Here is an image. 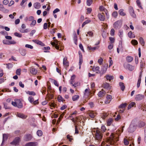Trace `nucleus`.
Instances as JSON below:
<instances>
[{"label":"nucleus","mask_w":146,"mask_h":146,"mask_svg":"<svg viewBox=\"0 0 146 146\" xmlns=\"http://www.w3.org/2000/svg\"><path fill=\"white\" fill-rule=\"evenodd\" d=\"M118 136L117 134L112 133L110 137L107 138V142L111 145H115L119 140Z\"/></svg>","instance_id":"1"},{"label":"nucleus","mask_w":146,"mask_h":146,"mask_svg":"<svg viewBox=\"0 0 146 146\" xmlns=\"http://www.w3.org/2000/svg\"><path fill=\"white\" fill-rule=\"evenodd\" d=\"M94 130L92 131L96 132L95 134V137L96 139L99 141H100L102 139L103 137V134L101 133L100 131L98 128H94Z\"/></svg>","instance_id":"2"},{"label":"nucleus","mask_w":146,"mask_h":146,"mask_svg":"<svg viewBox=\"0 0 146 146\" xmlns=\"http://www.w3.org/2000/svg\"><path fill=\"white\" fill-rule=\"evenodd\" d=\"M14 102H12V104L15 107H17L18 108H22L23 105L21 102L20 100L15 99Z\"/></svg>","instance_id":"3"},{"label":"nucleus","mask_w":146,"mask_h":146,"mask_svg":"<svg viewBox=\"0 0 146 146\" xmlns=\"http://www.w3.org/2000/svg\"><path fill=\"white\" fill-rule=\"evenodd\" d=\"M136 129V126L134 121H132L128 129V131L132 133Z\"/></svg>","instance_id":"4"},{"label":"nucleus","mask_w":146,"mask_h":146,"mask_svg":"<svg viewBox=\"0 0 146 146\" xmlns=\"http://www.w3.org/2000/svg\"><path fill=\"white\" fill-rule=\"evenodd\" d=\"M55 42H52L51 43L52 45L54 46L55 48L57 50H59V45L60 43L57 40L55 39L54 40Z\"/></svg>","instance_id":"5"},{"label":"nucleus","mask_w":146,"mask_h":146,"mask_svg":"<svg viewBox=\"0 0 146 146\" xmlns=\"http://www.w3.org/2000/svg\"><path fill=\"white\" fill-rule=\"evenodd\" d=\"M129 12L131 16L133 18L136 17V15L134 13L133 9L132 7H130L129 8Z\"/></svg>","instance_id":"6"},{"label":"nucleus","mask_w":146,"mask_h":146,"mask_svg":"<svg viewBox=\"0 0 146 146\" xmlns=\"http://www.w3.org/2000/svg\"><path fill=\"white\" fill-rule=\"evenodd\" d=\"M3 43L5 44H14L16 43V42L14 41H9L6 40L3 41Z\"/></svg>","instance_id":"7"},{"label":"nucleus","mask_w":146,"mask_h":146,"mask_svg":"<svg viewBox=\"0 0 146 146\" xmlns=\"http://www.w3.org/2000/svg\"><path fill=\"white\" fill-rule=\"evenodd\" d=\"M79 68L80 69L81 68V66L83 62L82 56V53L80 52H79Z\"/></svg>","instance_id":"8"},{"label":"nucleus","mask_w":146,"mask_h":146,"mask_svg":"<svg viewBox=\"0 0 146 146\" xmlns=\"http://www.w3.org/2000/svg\"><path fill=\"white\" fill-rule=\"evenodd\" d=\"M124 66L125 68H127L130 71H132L135 68V67L134 66H133L129 64H127L126 65H124Z\"/></svg>","instance_id":"9"},{"label":"nucleus","mask_w":146,"mask_h":146,"mask_svg":"<svg viewBox=\"0 0 146 146\" xmlns=\"http://www.w3.org/2000/svg\"><path fill=\"white\" fill-rule=\"evenodd\" d=\"M98 17L100 20L101 21H104L105 19V17L104 13H99L98 15Z\"/></svg>","instance_id":"10"},{"label":"nucleus","mask_w":146,"mask_h":146,"mask_svg":"<svg viewBox=\"0 0 146 146\" xmlns=\"http://www.w3.org/2000/svg\"><path fill=\"white\" fill-rule=\"evenodd\" d=\"M20 141V139L18 137H16L13 141L11 143V144L15 145H17L19 143Z\"/></svg>","instance_id":"11"},{"label":"nucleus","mask_w":146,"mask_h":146,"mask_svg":"<svg viewBox=\"0 0 146 146\" xmlns=\"http://www.w3.org/2000/svg\"><path fill=\"white\" fill-rule=\"evenodd\" d=\"M90 94V92L89 90V89H86L84 92V96L85 98H87L88 96Z\"/></svg>","instance_id":"12"},{"label":"nucleus","mask_w":146,"mask_h":146,"mask_svg":"<svg viewBox=\"0 0 146 146\" xmlns=\"http://www.w3.org/2000/svg\"><path fill=\"white\" fill-rule=\"evenodd\" d=\"M16 116L18 117L23 119H25L27 116L24 115V114L21 113H17Z\"/></svg>","instance_id":"13"},{"label":"nucleus","mask_w":146,"mask_h":146,"mask_svg":"<svg viewBox=\"0 0 146 146\" xmlns=\"http://www.w3.org/2000/svg\"><path fill=\"white\" fill-rule=\"evenodd\" d=\"M102 86L104 88L108 89H111V87L110 85V84L106 82L102 84Z\"/></svg>","instance_id":"14"},{"label":"nucleus","mask_w":146,"mask_h":146,"mask_svg":"<svg viewBox=\"0 0 146 146\" xmlns=\"http://www.w3.org/2000/svg\"><path fill=\"white\" fill-rule=\"evenodd\" d=\"M107 68L108 65L106 64L103 66L102 67L101 71V72H101V73L102 74H103L106 72L107 70Z\"/></svg>","instance_id":"15"},{"label":"nucleus","mask_w":146,"mask_h":146,"mask_svg":"<svg viewBox=\"0 0 146 146\" xmlns=\"http://www.w3.org/2000/svg\"><path fill=\"white\" fill-rule=\"evenodd\" d=\"M144 96L141 94H138L136 96L135 99L136 101H139L142 100Z\"/></svg>","instance_id":"16"},{"label":"nucleus","mask_w":146,"mask_h":146,"mask_svg":"<svg viewBox=\"0 0 146 146\" xmlns=\"http://www.w3.org/2000/svg\"><path fill=\"white\" fill-rule=\"evenodd\" d=\"M38 145V143L36 142H30L26 143L25 146H36Z\"/></svg>","instance_id":"17"},{"label":"nucleus","mask_w":146,"mask_h":146,"mask_svg":"<svg viewBox=\"0 0 146 146\" xmlns=\"http://www.w3.org/2000/svg\"><path fill=\"white\" fill-rule=\"evenodd\" d=\"M30 73L33 74H36L37 72V70L33 67L30 68Z\"/></svg>","instance_id":"18"},{"label":"nucleus","mask_w":146,"mask_h":146,"mask_svg":"<svg viewBox=\"0 0 146 146\" xmlns=\"http://www.w3.org/2000/svg\"><path fill=\"white\" fill-rule=\"evenodd\" d=\"M96 113L93 111H90L88 112L89 116L91 118H94L96 115Z\"/></svg>","instance_id":"19"},{"label":"nucleus","mask_w":146,"mask_h":146,"mask_svg":"<svg viewBox=\"0 0 146 146\" xmlns=\"http://www.w3.org/2000/svg\"><path fill=\"white\" fill-rule=\"evenodd\" d=\"M107 80L111 81V80L113 79V76L110 75H107L105 77Z\"/></svg>","instance_id":"20"},{"label":"nucleus","mask_w":146,"mask_h":146,"mask_svg":"<svg viewBox=\"0 0 146 146\" xmlns=\"http://www.w3.org/2000/svg\"><path fill=\"white\" fill-rule=\"evenodd\" d=\"M63 64L64 65L66 66H69V62L67 61V58L65 57L63 59Z\"/></svg>","instance_id":"21"},{"label":"nucleus","mask_w":146,"mask_h":146,"mask_svg":"<svg viewBox=\"0 0 146 146\" xmlns=\"http://www.w3.org/2000/svg\"><path fill=\"white\" fill-rule=\"evenodd\" d=\"M106 99L107 100L105 101V103L106 104L109 103L112 99V96L110 95H107Z\"/></svg>","instance_id":"22"},{"label":"nucleus","mask_w":146,"mask_h":146,"mask_svg":"<svg viewBox=\"0 0 146 146\" xmlns=\"http://www.w3.org/2000/svg\"><path fill=\"white\" fill-rule=\"evenodd\" d=\"M142 72H141L139 76V79L138 80V82L137 84V88H138L140 86V84L141 83V75H142Z\"/></svg>","instance_id":"23"},{"label":"nucleus","mask_w":146,"mask_h":146,"mask_svg":"<svg viewBox=\"0 0 146 146\" xmlns=\"http://www.w3.org/2000/svg\"><path fill=\"white\" fill-rule=\"evenodd\" d=\"M32 138V136L31 134H27L24 137V139L26 141L30 140Z\"/></svg>","instance_id":"24"},{"label":"nucleus","mask_w":146,"mask_h":146,"mask_svg":"<svg viewBox=\"0 0 146 146\" xmlns=\"http://www.w3.org/2000/svg\"><path fill=\"white\" fill-rule=\"evenodd\" d=\"M106 93L105 91L102 89L101 91L99 92L98 95L99 96L102 97L105 95Z\"/></svg>","instance_id":"25"},{"label":"nucleus","mask_w":146,"mask_h":146,"mask_svg":"<svg viewBox=\"0 0 146 146\" xmlns=\"http://www.w3.org/2000/svg\"><path fill=\"white\" fill-rule=\"evenodd\" d=\"M99 69L100 67L98 66H96L95 68L93 67L92 68V70L94 72H96L97 73H101L100 72V71Z\"/></svg>","instance_id":"26"},{"label":"nucleus","mask_w":146,"mask_h":146,"mask_svg":"<svg viewBox=\"0 0 146 146\" xmlns=\"http://www.w3.org/2000/svg\"><path fill=\"white\" fill-rule=\"evenodd\" d=\"M8 137V134H3V141L1 144V145H2L3 142L5 141L6 140Z\"/></svg>","instance_id":"27"},{"label":"nucleus","mask_w":146,"mask_h":146,"mask_svg":"<svg viewBox=\"0 0 146 146\" xmlns=\"http://www.w3.org/2000/svg\"><path fill=\"white\" fill-rule=\"evenodd\" d=\"M99 130H100L101 133H102V134L107 130L104 125L102 126L101 129H99Z\"/></svg>","instance_id":"28"},{"label":"nucleus","mask_w":146,"mask_h":146,"mask_svg":"<svg viewBox=\"0 0 146 146\" xmlns=\"http://www.w3.org/2000/svg\"><path fill=\"white\" fill-rule=\"evenodd\" d=\"M0 10L4 12H7L8 11V10L5 9V8L3 6V5L0 4Z\"/></svg>","instance_id":"29"},{"label":"nucleus","mask_w":146,"mask_h":146,"mask_svg":"<svg viewBox=\"0 0 146 146\" xmlns=\"http://www.w3.org/2000/svg\"><path fill=\"white\" fill-rule=\"evenodd\" d=\"M135 102H132L129 105L128 109L129 110L132 107H135Z\"/></svg>","instance_id":"30"},{"label":"nucleus","mask_w":146,"mask_h":146,"mask_svg":"<svg viewBox=\"0 0 146 146\" xmlns=\"http://www.w3.org/2000/svg\"><path fill=\"white\" fill-rule=\"evenodd\" d=\"M128 36L130 38H134L135 37L134 34L131 32L130 31L128 34Z\"/></svg>","instance_id":"31"},{"label":"nucleus","mask_w":146,"mask_h":146,"mask_svg":"<svg viewBox=\"0 0 146 146\" xmlns=\"http://www.w3.org/2000/svg\"><path fill=\"white\" fill-rule=\"evenodd\" d=\"M119 85L121 90L122 91H123L125 88V86L124 85V83L122 82H120L119 83Z\"/></svg>","instance_id":"32"},{"label":"nucleus","mask_w":146,"mask_h":146,"mask_svg":"<svg viewBox=\"0 0 146 146\" xmlns=\"http://www.w3.org/2000/svg\"><path fill=\"white\" fill-rule=\"evenodd\" d=\"M20 54L23 56H25L26 54V51L25 50L21 49L20 50Z\"/></svg>","instance_id":"33"},{"label":"nucleus","mask_w":146,"mask_h":146,"mask_svg":"<svg viewBox=\"0 0 146 146\" xmlns=\"http://www.w3.org/2000/svg\"><path fill=\"white\" fill-rule=\"evenodd\" d=\"M119 14L121 15L124 16L125 15V13L123 12V9H120L119 11Z\"/></svg>","instance_id":"34"},{"label":"nucleus","mask_w":146,"mask_h":146,"mask_svg":"<svg viewBox=\"0 0 146 146\" xmlns=\"http://www.w3.org/2000/svg\"><path fill=\"white\" fill-rule=\"evenodd\" d=\"M75 133L76 134H77L79 133V131L80 129V128L79 127H78L76 125H75Z\"/></svg>","instance_id":"35"},{"label":"nucleus","mask_w":146,"mask_h":146,"mask_svg":"<svg viewBox=\"0 0 146 146\" xmlns=\"http://www.w3.org/2000/svg\"><path fill=\"white\" fill-rule=\"evenodd\" d=\"M78 119L79 117H76L75 119L74 118H72L71 120L72 121L74 122V123L76 124V123L78 122Z\"/></svg>","instance_id":"36"},{"label":"nucleus","mask_w":146,"mask_h":146,"mask_svg":"<svg viewBox=\"0 0 146 146\" xmlns=\"http://www.w3.org/2000/svg\"><path fill=\"white\" fill-rule=\"evenodd\" d=\"M145 125V123L143 121H140L139 123L138 126L139 127H144Z\"/></svg>","instance_id":"37"},{"label":"nucleus","mask_w":146,"mask_h":146,"mask_svg":"<svg viewBox=\"0 0 146 146\" xmlns=\"http://www.w3.org/2000/svg\"><path fill=\"white\" fill-rule=\"evenodd\" d=\"M126 59L127 61L128 62H130L133 60V58L131 56H127Z\"/></svg>","instance_id":"38"},{"label":"nucleus","mask_w":146,"mask_h":146,"mask_svg":"<svg viewBox=\"0 0 146 146\" xmlns=\"http://www.w3.org/2000/svg\"><path fill=\"white\" fill-rule=\"evenodd\" d=\"M79 98V96L78 95H75L72 97V100L73 101L77 100Z\"/></svg>","instance_id":"39"},{"label":"nucleus","mask_w":146,"mask_h":146,"mask_svg":"<svg viewBox=\"0 0 146 146\" xmlns=\"http://www.w3.org/2000/svg\"><path fill=\"white\" fill-rule=\"evenodd\" d=\"M137 4V5L141 9H143V7L141 5V3L139 0H137L136 1Z\"/></svg>","instance_id":"40"},{"label":"nucleus","mask_w":146,"mask_h":146,"mask_svg":"<svg viewBox=\"0 0 146 146\" xmlns=\"http://www.w3.org/2000/svg\"><path fill=\"white\" fill-rule=\"evenodd\" d=\"M91 22V21L90 20H87L84 22L82 25V27H83L85 25L88 24Z\"/></svg>","instance_id":"41"},{"label":"nucleus","mask_w":146,"mask_h":146,"mask_svg":"<svg viewBox=\"0 0 146 146\" xmlns=\"http://www.w3.org/2000/svg\"><path fill=\"white\" fill-rule=\"evenodd\" d=\"M139 42L143 46L144 45L145 42L143 38L141 37L139 38Z\"/></svg>","instance_id":"42"},{"label":"nucleus","mask_w":146,"mask_h":146,"mask_svg":"<svg viewBox=\"0 0 146 146\" xmlns=\"http://www.w3.org/2000/svg\"><path fill=\"white\" fill-rule=\"evenodd\" d=\"M27 93L29 95L35 96V93L33 91H27Z\"/></svg>","instance_id":"43"},{"label":"nucleus","mask_w":146,"mask_h":146,"mask_svg":"<svg viewBox=\"0 0 146 146\" xmlns=\"http://www.w3.org/2000/svg\"><path fill=\"white\" fill-rule=\"evenodd\" d=\"M126 105H127L126 103L123 104H121V105H120L119 106V108H120L123 109L126 107Z\"/></svg>","instance_id":"44"},{"label":"nucleus","mask_w":146,"mask_h":146,"mask_svg":"<svg viewBox=\"0 0 146 146\" xmlns=\"http://www.w3.org/2000/svg\"><path fill=\"white\" fill-rule=\"evenodd\" d=\"M88 34L91 37H92L93 36V33L92 31H90L87 32V34H86V36H88Z\"/></svg>","instance_id":"45"},{"label":"nucleus","mask_w":146,"mask_h":146,"mask_svg":"<svg viewBox=\"0 0 146 146\" xmlns=\"http://www.w3.org/2000/svg\"><path fill=\"white\" fill-rule=\"evenodd\" d=\"M23 29L22 28L21 29L19 30L22 33H27L28 31V29Z\"/></svg>","instance_id":"46"},{"label":"nucleus","mask_w":146,"mask_h":146,"mask_svg":"<svg viewBox=\"0 0 146 146\" xmlns=\"http://www.w3.org/2000/svg\"><path fill=\"white\" fill-rule=\"evenodd\" d=\"M74 39L75 41V43L76 44H77V36L76 33L74 35Z\"/></svg>","instance_id":"47"},{"label":"nucleus","mask_w":146,"mask_h":146,"mask_svg":"<svg viewBox=\"0 0 146 146\" xmlns=\"http://www.w3.org/2000/svg\"><path fill=\"white\" fill-rule=\"evenodd\" d=\"M112 122V120L111 119H110L108 120L107 121V125L110 126Z\"/></svg>","instance_id":"48"},{"label":"nucleus","mask_w":146,"mask_h":146,"mask_svg":"<svg viewBox=\"0 0 146 146\" xmlns=\"http://www.w3.org/2000/svg\"><path fill=\"white\" fill-rule=\"evenodd\" d=\"M36 23V21L35 19L32 21V23L30 24V25L31 27H32L35 25Z\"/></svg>","instance_id":"49"},{"label":"nucleus","mask_w":146,"mask_h":146,"mask_svg":"<svg viewBox=\"0 0 146 146\" xmlns=\"http://www.w3.org/2000/svg\"><path fill=\"white\" fill-rule=\"evenodd\" d=\"M92 0H87V4L88 5L90 6L92 4Z\"/></svg>","instance_id":"50"},{"label":"nucleus","mask_w":146,"mask_h":146,"mask_svg":"<svg viewBox=\"0 0 146 146\" xmlns=\"http://www.w3.org/2000/svg\"><path fill=\"white\" fill-rule=\"evenodd\" d=\"M37 134L39 136H41L42 134V131L40 130H38L37 132Z\"/></svg>","instance_id":"51"},{"label":"nucleus","mask_w":146,"mask_h":146,"mask_svg":"<svg viewBox=\"0 0 146 146\" xmlns=\"http://www.w3.org/2000/svg\"><path fill=\"white\" fill-rule=\"evenodd\" d=\"M131 43L133 45H136L138 44L137 40H133L131 41Z\"/></svg>","instance_id":"52"},{"label":"nucleus","mask_w":146,"mask_h":146,"mask_svg":"<svg viewBox=\"0 0 146 146\" xmlns=\"http://www.w3.org/2000/svg\"><path fill=\"white\" fill-rule=\"evenodd\" d=\"M14 35L15 36L19 37H21L22 35L21 34H20L17 32H16L14 33Z\"/></svg>","instance_id":"53"},{"label":"nucleus","mask_w":146,"mask_h":146,"mask_svg":"<svg viewBox=\"0 0 146 146\" xmlns=\"http://www.w3.org/2000/svg\"><path fill=\"white\" fill-rule=\"evenodd\" d=\"M21 70L20 69H18L16 71V73L18 75H20L21 74Z\"/></svg>","instance_id":"54"},{"label":"nucleus","mask_w":146,"mask_h":146,"mask_svg":"<svg viewBox=\"0 0 146 146\" xmlns=\"http://www.w3.org/2000/svg\"><path fill=\"white\" fill-rule=\"evenodd\" d=\"M103 60L102 58L100 57V59L98 60V63L100 64V65L102 64Z\"/></svg>","instance_id":"55"},{"label":"nucleus","mask_w":146,"mask_h":146,"mask_svg":"<svg viewBox=\"0 0 146 146\" xmlns=\"http://www.w3.org/2000/svg\"><path fill=\"white\" fill-rule=\"evenodd\" d=\"M33 41L35 43L40 45H41L42 43V42L41 41H40L37 40H34Z\"/></svg>","instance_id":"56"},{"label":"nucleus","mask_w":146,"mask_h":146,"mask_svg":"<svg viewBox=\"0 0 146 146\" xmlns=\"http://www.w3.org/2000/svg\"><path fill=\"white\" fill-rule=\"evenodd\" d=\"M75 76L74 75H73L72 76L71 78V82H70V83L71 84H73V83L74 82V78H75Z\"/></svg>","instance_id":"57"},{"label":"nucleus","mask_w":146,"mask_h":146,"mask_svg":"<svg viewBox=\"0 0 146 146\" xmlns=\"http://www.w3.org/2000/svg\"><path fill=\"white\" fill-rule=\"evenodd\" d=\"M109 62L110 63L109 67H110V66H111L113 64V61L111 60V57L109 58Z\"/></svg>","instance_id":"58"},{"label":"nucleus","mask_w":146,"mask_h":146,"mask_svg":"<svg viewBox=\"0 0 146 146\" xmlns=\"http://www.w3.org/2000/svg\"><path fill=\"white\" fill-rule=\"evenodd\" d=\"M50 108L52 109L53 108H54L55 107L56 105L53 103H51L49 104Z\"/></svg>","instance_id":"59"},{"label":"nucleus","mask_w":146,"mask_h":146,"mask_svg":"<svg viewBox=\"0 0 146 146\" xmlns=\"http://www.w3.org/2000/svg\"><path fill=\"white\" fill-rule=\"evenodd\" d=\"M117 13L116 11H114L112 13V15L113 17L116 18L117 17Z\"/></svg>","instance_id":"60"},{"label":"nucleus","mask_w":146,"mask_h":146,"mask_svg":"<svg viewBox=\"0 0 146 146\" xmlns=\"http://www.w3.org/2000/svg\"><path fill=\"white\" fill-rule=\"evenodd\" d=\"M28 99L29 101L31 103L33 102L34 101V99L33 98L32 96H30L29 97Z\"/></svg>","instance_id":"61"},{"label":"nucleus","mask_w":146,"mask_h":146,"mask_svg":"<svg viewBox=\"0 0 146 146\" xmlns=\"http://www.w3.org/2000/svg\"><path fill=\"white\" fill-rule=\"evenodd\" d=\"M26 47L32 49L33 48V47L30 44H27L25 45Z\"/></svg>","instance_id":"62"},{"label":"nucleus","mask_w":146,"mask_h":146,"mask_svg":"<svg viewBox=\"0 0 146 146\" xmlns=\"http://www.w3.org/2000/svg\"><path fill=\"white\" fill-rule=\"evenodd\" d=\"M48 97L49 98V99H52L53 97V94H47Z\"/></svg>","instance_id":"63"},{"label":"nucleus","mask_w":146,"mask_h":146,"mask_svg":"<svg viewBox=\"0 0 146 146\" xmlns=\"http://www.w3.org/2000/svg\"><path fill=\"white\" fill-rule=\"evenodd\" d=\"M107 114L105 113L102 114L101 115V117L103 119H104L107 116Z\"/></svg>","instance_id":"64"}]
</instances>
